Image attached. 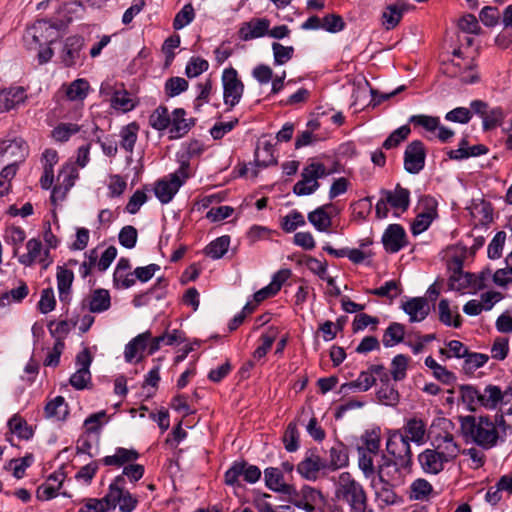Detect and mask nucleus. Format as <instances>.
Returning a JSON list of instances; mask_svg holds the SVG:
<instances>
[{
  "instance_id": "obj_46",
  "label": "nucleus",
  "mask_w": 512,
  "mask_h": 512,
  "mask_svg": "<svg viewBox=\"0 0 512 512\" xmlns=\"http://www.w3.org/2000/svg\"><path fill=\"white\" fill-rule=\"evenodd\" d=\"M276 162L273 146L269 142H264L262 146L257 147L255 151V163L257 166L265 168L276 164Z\"/></svg>"
},
{
  "instance_id": "obj_48",
  "label": "nucleus",
  "mask_w": 512,
  "mask_h": 512,
  "mask_svg": "<svg viewBox=\"0 0 512 512\" xmlns=\"http://www.w3.org/2000/svg\"><path fill=\"white\" fill-rule=\"evenodd\" d=\"M171 118L165 106H159L149 116V124L155 130H164L169 127Z\"/></svg>"
},
{
  "instance_id": "obj_19",
  "label": "nucleus",
  "mask_w": 512,
  "mask_h": 512,
  "mask_svg": "<svg viewBox=\"0 0 512 512\" xmlns=\"http://www.w3.org/2000/svg\"><path fill=\"white\" fill-rule=\"evenodd\" d=\"M394 485L388 482L376 481V477L371 479L370 487L374 491L375 502L380 509L397 502V495L393 490Z\"/></svg>"
},
{
  "instance_id": "obj_6",
  "label": "nucleus",
  "mask_w": 512,
  "mask_h": 512,
  "mask_svg": "<svg viewBox=\"0 0 512 512\" xmlns=\"http://www.w3.org/2000/svg\"><path fill=\"white\" fill-rule=\"evenodd\" d=\"M438 203L436 199L429 195L419 198L416 206V217L411 224V232L413 235H419L426 231L432 222L438 217Z\"/></svg>"
},
{
  "instance_id": "obj_60",
  "label": "nucleus",
  "mask_w": 512,
  "mask_h": 512,
  "mask_svg": "<svg viewBox=\"0 0 512 512\" xmlns=\"http://www.w3.org/2000/svg\"><path fill=\"white\" fill-rule=\"evenodd\" d=\"M195 13L193 6L189 3L183 6V8L176 14L173 21V28L180 30L191 23L194 19Z\"/></svg>"
},
{
  "instance_id": "obj_10",
  "label": "nucleus",
  "mask_w": 512,
  "mask_h": 512,
  "mask_svg": "<svg viewBox=\"0 0 512 512\" xmlns=\"http://www.w3.org/2000/svg\"><path fill=\"white\" fill-rule=\"evenodd\" d=\"M240 477L244 481L253 484L261 477V470L258 466L249 464L245 461L234 462L233 465L225 472V483L229 486H240Z\"/></svg>"
},
{
  "instance_id": "obj_11",
  "label": "nucleus",
  "mask_w": 512,
  "mask_h": 512,
  "mask_svg": "<svg viewBox=\"0 0 512 512\" xmlns=\"http://www.w3.org/2000/svg\"><path fill=\"white\" fill-rule=\"evenodd\" d=\"M27 252L17 256L18 262L25 267H31L36 262L46 269L53 260L50 258L49 249H44L42 242L37 238H31L26 242Z\"/></svg>"
},
{
  "instance_id": "obj_18",
  "label": "nucleus",
  "mask_w": 512,
  "mask_h": 512,
  "mask_svg": "<svg viewBox=\"0 0 512 512\" xmlns=\"http://www.w3.org/2000/svg\"><path fill=\"white\" fill-rule=\"evenodd\" d=\"M382 243L389 253H397L407 244L404 228L399 224H390L383 233Z\"/></svg>"
},
{
  "instance_id": "obj_43",
  "label": "nucleus",
  "mask_w": 512,
  "mask_h": 512,
  "mask_svg": "<svg viewBox=\"0 0 512 512\" xmlns=\"http://www.w3.org/2000/svg\"><path fill=\"white\" fill-rule=\"evenodd\" d=\"M89 83L85 79H76L66 88V96L71 101H83L89 91Z\"/></svg>"
},
{
  "instance_id": "obj_31",
  "label": "nucleus",
  "mask_w": 512,
  "mask_h": 512,
  "mask_svg": "<svg viewBox=\"0 0 512 512\" xmlns=\"http://www.w3.org/2000/svg\"><path fill=\"white\" fill-rule=\"evenodd\" d=\"M186 111L182 108H177L173 111V117L171 119V137L180 138L188 133L193 122H188L185 118Z\"/></svg>"
},
{
  "instance_id": "obj_14",
  "label": "nucleus",
  "mask_w": 512,
  "mask_h": 512,
  "mask_svg": "<svg viewBox=\"0 0 512 512\" xmlns=\"http://www.w3.org/2000/svg\"><path fill=\"white\" fill-rule=\"evenodd\" d=\"M0 155L3 161L18 165L28 155V146L22 138L3 140L0 143Z\"/></svg>"
},
{
  "instance_id": "obj_16",
  "label": "nucleus",
  "mask_w": 512,
  "mask_h": 512,
  "mask_svg": "<svg viewBox=\"0 0 512 512\" xmlns=\"http://www.w3.org/2000/svg\"><path fill=\"white\" fill-rule=\"evenodd\" d=\"M264 478L266 486L274 491L289 497L297 496L295 487L284 481V476L279 468L268 467L264 470Z\"/></svg>"
},
{
  "instance_id": "obj_13",
  "label": "nucleus",
  "mask_w": 512,
  "mask_h": 512,
  "mask_svg": "<svg viewBox=\"0 0 512 512\" xmlns=\"http://www.w3.org/2000/svg\"><path fill=\"white\" fill-rule=\"evenodd\" d=\"M426 151L420 140L412 141L404 152V168L410 174H418L425 166Z\"/></svg>"
},
{
  "instance_id": "obj_23",
  "label": "nucleus",
  "mask_w": 512,
  "mask_h": 512,
  "mask_svg": "<svg viewBox=\"0 0 512 512\" xmlns=\"http://www.w3.org/2000/svg\"><path fill=\"white\" fill-rule=\"evenodd\" d=\"M84 46V39L81 36H70L65 40L61 53V59L65 66L76 65L81 59V50Z\"/></svg>"
},
{
  "instance_id": "obj_49",
  "label": "nucleus",
  "mask_w": 512,
  "mask_h": 512,
  "mask_svg": "<svg viewBox=\"0 0 512 512\" xmlns=\"http://www.w3.org/2000/svg\"><path fill=\"white\" fill-rule=\"evenodd\" d=\"M358 466L363 472L366 479H372L376 477V471L374 465V454H370L367 450H358Z\"/></svg>"
},
{
  "instance_id": "obj_15",
  "label": "nucleus",
  "mask_w": 512,
  "mask_h": 512,
  "mask_svg": "<svg viewBox=\"0 0 512 512\" xmlns=\"http://www.w3.org/2000/svg\"><path fill=\"white\" fill-rule=\"evenodd\" d=\"M296 470L308 481H316L321 471H327L324 459L314 452L307 453L298 463Z\"/></svg>"
},
{
  "instance_id": "obj_22",
  "label": "nucleus",
  "mask_w": 512,
  "mask_h": 512,
  "mask_svg": "<svg viewBox=\"0 0 512 512\" xmlns=\"http://www.w3.org/2000/svg\"><path fill=\"white\" fill-rule=\"evenodd\" d=\"M270 21L266 18H253L242 24L239 29V37L244 41L260 38L268 34Z\"/></svg>"
},
{
  "instance_id": "obj_44",
  "label": "nucleus",
  "mask_w": 512,
  "mask_h": 512,
  "mask_svg": "<svg viewBox=\"0 0 512 512\" xmlns=\"http://www.w3.org/2000/svg\"><path fill=\"white\" fill-rule=\"evenodd\" d=\"M56 276L59 298L61 301H64L69 294L74 279V275L71 270L66 269L64 267H58Z\"/></svg>"
},
{
  "instance_id": "obj_29",
  "label": "nucleus",
  "mask_w": 512,
  "mask_h": 512,
  "mask_svg": "<svg viewBox=\"0 0 512 512\" xmlns=\"http://www.w3.org/2000/svg\"><path fill=\"white\" fill-rule=\"evenodd\" d=\"M181 187V182L173 181L169 176L156 182L155 196L162 204L169 203Z\"/></svg>"
},
{
  "instance_id": "obj_45",
  "label": "nucleus",
  "mask_w": 512,
  "mask_h": 512,
  "mask_svg": "<svg viewBox=\"0 0 512 512\" xmlns=\"http://www.w3.org/2000/svg\"><path fill=\"white\" fill-rule=\"evenodd\" d=\"M81 127L76 123H60L52 131L51 136L56 142H67Z\"/></svg>"
},
{
  "instance_id": "obj_26",
  "label": "nucleus",
  "mask_w": 512,
  "mask_h": 512,
  "mask_svg": "<svg viewBox=\"0 0 512 512\" xmlns=\"http://www.w3.org/2000/svg\"><path fill=\"white\" fill-rule=\"evenodd\" d=\"M27 95L23 87H10L0 91V112L14 109L24 103Z\"/></svg>"
},
{
  "instance_id": "obj_27",
  "label": "nucleus",
  "mask_w": 512,
  "mask_h": 512,
  "mask_svg": "<svg viewBox=\"0 0 512 512\" xmlns=\"http://www.w3.org/2000/svg\"><path fill=\"white\" fill-rule=\"evenodd\" d=\"M399 467L401 466L398 461L389 459L383 455L381 463L377 466L376 481L395 484L400 478Z\"/></svg>"
},
{
  "instance_id": "obj_41",
  "label": "nucleus",
  "mask_w": 512,
  "mask_h": 512,
  "mask_svg": "<svg viewBox=\"0 0 512 512\" xmlns=\"http://www.w3.org/2000/svg\"><path fill=\"white\" fill-rule=\"evenodd\" d=\"M462 370L467 375H472L477 369L483 367L489 360L488 355L477 352H468L464 356Z\"/></svg>"
},
{
  "instance_id": "obj_2",
  "label": "nucleus",
  "mask_w": 512,
  "mask_h": 512,
  "mask_svg": "<svg viewBox=\"0 0 512 512\" xmlns=\"http://www.w3.org/2000/svg\"><path fill=\"white\" fill-rule=\"evenodd\" d=\"M335 495L339 501L349 506L350 512H366L368 506L366 491L349 472H342L339 475Z\"/></svg>"
},
{
  "instance_id": "obj_57",
  "label": "nucleus",
  "mask_w": 512,
  "mask_h": 512,
  "mask_svg": "<svg viewBox=\"0 0 512 512\" xmlns=\"http://www.w3.org/2000/svg\"><path fill=\"white\" fill-rule=\"evenodd\" d=\"M272 51L275 65H284L294 55V48L292 46H284L278 42L272 43Z\"/></svg>"
},
{
  "instance_id": "obj_21",
  "label": "nucleus",
  "mask_w": 512,
  "mask_h": 512,
  "mask_svg": "<svg viewBox=\"0 0 512 512\" xmlns=\"http://www.w3.org/2000/svg\"><path fill=\"white\" fill-rule=\"evenodd\" d=\"M402 309L409 316L410 322H421L430 313L428 300L424 297H414L402 303Z\"/></svg>"
},
{
  "instance_id": "obj_59",
  "label": "nucleus",
  "mask_w": 512,
  "mask_h": 512,
  "mask_svg": "<svg viewBox=\"0 0 512 512\" xmlns=\"http://www.w3.org/2000/svg\"><path fill=\"white\" fill-rule=\"evenodd\" d=\"M411 129L408 125H403L393 131L388 138L383 142V148L389 150L397 147L401 142H403L410 134Z\"/></svg>"
},
{
  "instance_id": "obj_7",
  "label": "nucleus",
  "mask_w": 512,
  "mask_h": 512,
  "mask_svg": "<svg viewBox=\"0 0 512 512\" xmlns=\"http://www.w3.org/2000/svg\"><path fill=\"white\" fill-rule=\"evenodd\" d=\"M100 95L105 101L110 102V106L121 112H129L134 109L136 103L129 92L122 84H114L105 81L100 86Z\"/></svg>"
},
{
  "instance_id": "obj_42",
  "label": "nucleus",
  "mask_w": 512,
  "mask_h": 512,
  "mask_svg": "<svg viewBox=\"0 0 512 512\" xmlns=\"http://www.w3.org/2000/svg\"><path fill=\"white\" fill-rule=\"evenodd\" d=\"M45 415L47 418L63 420L68 415V405L64 397L57 396L45 406Z\"/></svg>"
},
{
  "instance_id": "obj_53",
  "label": "nucleus",
  "mask_w": 512,
  "mask_h": 512,
  "mask_svg": "<svg viewBox=\"0 0 512 512\" xmlns=\"http://www.w3.org/2000/svg\"><path fill=\"white\" fill-rule=\"evenodd\" d=\"M377 397L385 405L394 406L399 402V393L389 381L382 382L381 387L377 391Z\"/></svg>"
},
{
  "instance_id": "obj_39",
  "label": "nucleus",
  "mask_w": 512,
  "mask_h": 512,
  "mask_svg": "<svg viewBox=\"0 0 512 512\" xmlns=\"http://www.w3.org/2000/svg\"><path fill=\"white\" fill-rule=\"evenodd\" d=\"M3 238L8 245L13 247V257H17L19 254L20 246L26 239V233L24 229L19 226H9L5 229Z\"/></svg>"
},
{
  "instance_id": "obj_38",
  "label": "nucleus",
  "mask_w": 512,
  "mask_h": 512,
  "mask_svg": "<svg viewBox=\"0 0 512 512\" xmlns=\"http://www.w3.org/2000/svg\"><path fill=\"white\" fill-rule=\"evenodd\" d=\"M405 336V327L403 324L398 322H392L385 329L382 337V343L384 347H393L403 342Z\"/></svg>"
},
{
  "instance_id": "obj_55",
  "label": "nucleus",
  "mask_w": 512,
  "mask_h": 512,
  "mask_svg": "<svg viewBox=\"0 0 512 512\" xmlns=\"http://www.w3.org/2000/svg\"><path fill=\"white\" fill-rule=\"evenodd\" d=\"M409 358L403 354L396 355L391 362V375L395 381H401L406 377Z\"/></svg>"
},
{
  "instance_id": "obj_33",
  "label": "nucleus",
  "mask_w": 512,
  "mask_h": 512,
  "mask_svg": "<svg viewBox=\"0 0 512 512\" xmlns=\"http://www.w3.org/2000/svg\"><path fill=\"white\" fill-rule=\"evenodd\" d=\"M332 204H327L316 208L308 214V221L320 232H326L332 225V218L326 212L327 208H331Z\"/></svg>"
},
{
  "instance_id": "obj_1",
  "label": "nucleus",
  "mask_w": 512,
  "mask_h": 512,
  "mask_svg": "<svg viewBox=\"0 0 512 512\" xmlns=\"http://www.w3.org/2000/svg\"><path fill=\"white\" fill-rule=\"evenodd\" d=\"M496 423H504L503 415H496L495 422L488 415L460 417V428L463 436L484 449H490L496 446L498 442L499 433Z\"/></svg>"
},
{
  "instance_id": "obj_28",
  "label": "nucleus",
  "mask_w": 512,
  "mask_h": 512,
  "mask_svg": "<svg viewBox=\"0 0 512 512\" xmlns=\"http://www.w3.org/2000/svg\"><path fill=\"white\" fill-rule=\"evenodd\" d=\"M418 461L424 472L429 474H438L443 470L444 464L448 462L435 449H426L421 452Z\"/></svg>"
},
{
  "instance_id": "obj_20",
  "label": "nucleus",
  "mask_w": 512,
  "mask_h": 512,
  "mask_svg": "<svg viewBox=\"0 0 512 512\" xmlns=\"http://www.w3.org/2000/svg\"><path fill=\"white\" fill-rule=\"evenodd\" d=\"M432 444L434 449L448 462L454 460L460 452L454 436L448 432L439 433L435 436Z\"/></svg>"
},
{
  "instance_id": "obj_37",
  "label": "nucleus",
  "mask_w": 512,
  "mask_h": 512,
  "mask_svg": "<svg viewBox=\"0 0 512 512\" xmlns=\"http://www.w3.org/2000/svg\"><path fill=\"white\" fill-rule=\"evenodd\" d=\"M150 338L151 334L148 331L133 338L125 347L124 356L126 361L131 362L139 352L144 351Z\"/></svg>"
},
{
  "instance_id": "obj_47",
  "label": "nucleus",
  "mask_w": 512,
  "mask_h": 512,
  "mask_svg": "<svg viewBox=\"0 0 512 512\" xmlns=\"http://www.w3.org/2000/svg\"><path fill=\"white\" fill-rule=\"evenodd\" d=\"M230 245V237L227 235L218 237L205 248V253L212 259H220L228 251Z\"/></svg>"
},
{
  "instance_id": "obj_3",
  "label": "nucleus",
  "mask_w": 512,
  "mask_h": 512,
  "mask_svg": "<svg viewBox=\"0 0 512 512\" xmlns=\"http://www.w3.org/2000/svg\"><path fill=\"white\" fill-rule=\"evenodd\" d=\"M462 403L470 412H476L483 407L487 410H494V401L498 390L496 385L489 384L481 391L472 384H463L458 387Z\"/></svg>"
},
{
  "instance_id": "obj_64",
  "label": "nucleus",
  "mask_w": 512,
  "mask_h": 512,
  "mask_svg": "<svg viewBox=\"0 0 512 512\" xmlns=\"http://www.w3.org/2000/svg\"><path fill=\"white\" fill-rule=\"evenodd\" d=\"M468 350L469 349L462 342L451 340L447 343V348H441L439 352L447 358H464Z\"/></svg>"
},
{
  "instance_id": "obj_8",
  "label": "nucleus",
  "mask_w": 512,
  "mask_h": 512,
  "mask_svg": "<svg viewBox=\"0 0 512 512\" xmlns=\"http://www.w3.org/2000/svg\"><path fill=\"white\" fill-rule=\"evenodd\" d=\"M221 82L223 87V101L228 107L227 111L232 110L241 100L244 94V83L239 78L235 68H225L222 72Z\"/></svg>"
},
{
  "instance_id": "obj_62",
  "label": "nucleus",
  "mask_w": 512,
  "mask_h": 512,
  "mask_svg": "<svg viewBox=\"0 0 512 512\" xmlns=\"http://www.w3.org/2000/svg\"><path fill=\"white\" fill-rule=\"evenodd\" d=\"M209 63L200 57H192L187 63L185 68V74L189 78H194L207 71Z\"/></svg>"
},
{
  "instance_id": "obj_12",
  "label": "nucleus",
  "mask_w": 512,
  "mask_h": 512,
  "mask_svg": "<svg viewBox=\"0 0 512 512\" xmlns=\"http://www.w3.org/2000/svg\"><path fill=\"white\" fill-rule=\"evenodd\" d=\"M58 26L48 20L41 19L36 21L26 30L24 39L29 42L31 39L35 44H51L57 37Z\"/></svg>"
},
{
  "instance_id": "obj_17",
  "label": "nucleus",
  "mask_w": 512,
  "mask_h": 512,
  "mask_svg": "<svg viewBox=\"0 0 512 512\" xmlns=\"http://www.w3.org/2000/svg\"><path fill=\"white\" fill-rule=\"evenodd\" d=\"M380 195L385 197L389 206L394 209L395 215L399 216L397 211L403 213L408 210L410 205V191L400 184H397L394 190L381 189Z\"/></svg>"
},
{
  "instance_id": "obj_30",
  "label": "nucleus",
  "mask_w": 512,
  "mask_h": 512,
  "mask_svg": "<svg viewBox=\"0 0 512 512\" xmlns=\"http://www.w3.org/2000/svg\"><path fill=\"white\" fill-rule=\"evenodd\" d=\"M348 454L343 444L339 443L329 450V460H324L327 471H335L348 465Z\"/></svg>"
},
{
  "instance_id": "obj_9",
  "label": "nucleus",
  "mask_w": 512,
  "mask_h": 512,
  "mask_svg": "<svg viewBox=\"0 0 512 512\" xmlns=\"http://www.w3.org/2000/svg\"><path fill=\"white\" fill-rule=\"evenodd\" d=\"M387 452L399 462L402 468H407L412 463L410 442L401 430L389 432L386 442Z\"/></svg>"
},
{
  "instance_id": "obj_24",
  "label": "nucleus",
  "mask_w": 512,
  "mask_h": 512,
  "mask_svg": "<svg viewBox=\"0 0 512 512\" xmlns=\"http://www.w3.org/2000/svg\"><path fill=\"white\" fill-rule=\"evenodd\" d=\"M139 453L133 448L118 447L113 455H108L99 460L105 466L122 467L134 463L139 458Z\"/></svg>"
},
{
  "instance_id": "obj_40",
  "label": "nucleus",
  "mask_w": 512,
  "mask_h": 512,
  "mask_svg": "<svg viewBox=\"0 0 512 512\" xmlns=\"http://www.w3.org/2000/svg\"><path fill=\"white\" fill-rule=\"evenodd\" d=\"M472 279L473 274L463 272L461 263L459 262L458 267L454 269L449 277V290L463 291L471 284Z\"/></svg>"
},
{
  "instance_id": "obj_32",
  "label": "nucleus",
  "mask_w": 512,
  "mask_h": 512,
  "mask_svg": "<svg viewBox=\"0 0 512 512\" xmlns=\"http://www.w3.org/2000/svg\"><path fill=\"white\" fill-rule=\"evenodd\" d=\"M402 432L409 441L422 444L425 440L426 424L421 419L412 418L406 422Z\"/></svg>"
},
{
  "instance_id": "obj_35",
  "label": "nucleus",
  "mask_w": 512,
  "mask_h": 512,
  "mask_svg": "<svg viewBox=\"0 0 512 512\" xmlns=\"http://www.w3.org/2000/svg\"><path fill=\"white\" fill-rule=\"evenodd\" d=\"M376 382V377H372L371 372L362 371L358 378L349 383H344L340 387L341 393H347L352 390L368 391Z\"/></svg>"
},
{
  "instance_id": "obj_50",
  "label": "nucleus",
  "mask_w": 512,
  "mask_h": 512,
  "mask_svg": "<svg viewBox=\"0 0 512 512\" xmlns=\"http://www.w3.org/2000/svg\"><path fill=\"white\" fill-rule=\"evenodd\" d=\"M404 9L397 5H389L382 14V24L387 30L394 29L403 17Z\"/></svg>"
},
{
  "instance_id": "obj_36",
  "label": "nucleus",
  "mask_w": 512,
  "mask_h": 512,
  "mask_svg": "<svg viewBox=\"0 0 512 512\" xmlns=\"http://www.w3.org/2000/svg\"><path fill=\"white\" fill-rule=\"evenodd\" d=\"M139 125L131 122L120 130V146L126 152L132 154L138 138Z\"/></svg>"
},
{
  "instance_id": "obj_51",
  "label": "nucleus",
  "mask_w": 512,
  "mask_h": 512,
  "mask_svg": "<svg viewBox=\"0 0 512 512\" xmlns=\"http://www.w3.org/2000/svg\"><path fill=\"white\" fill-rule=\"evenodd\" d=\"M198 95L194 100V109L200 111L205 103H209L210 96L213 91V81L210 78L205 79L197 84Z\"/></svg>"
},
{
  "instance_id": "obj_63",
  "label": "nucleus",
  "mask_w": 512,
  "mask_h": 512,
  "mask_svg": "<svg viewBox=\"0 0 512 512\" xmlns=\"http://www.w3.org/2000/svg\"><path fill=\"white\" fill-rule=\"evenodd\" d=\"M78 177V171L74 165H65L58 174L57 180L68 190L74 185L75 179Z\"/></svg>"
},
{
  "instance_id": "obj_5",
  "label": "nucleus",
  "mask_w": 512,
  "mask_h": 512,
  "mask_svg": "<svg viewBox=\"0 0 512 512\" xmlns=\"http://www.w3.org/2000/svg\"><path fill=\"white\" fill-rule=\"evenodd\" d=\"M330 174L325 165L320 162L312 161L303 168L301 180L293 187V192L299 196L310 195L314 193L320 186L318 179L326 177Z\"/></svg>"
},
{
  "instance_id": "obj_58",
  "label": "nucleus",
  "mask_w": 512,
  "mask_h": 512,
  "mask_svg": "<svg viewBox=\"0 0 512 512\" xmlns=\"http://www.w3.org/2000/svg\"><path fill=\"white\" fill-rule=\"evenodd\" d=\"M303 225H305L304 216L297 210L291 211L281 221V227L287 233H291Z\"/></svg>"
},
{
  "instance_id": "obj_61",
  "label": "nucleus",
  "mask_w": 512,
  "mask_h": 512,
  "mask_svg": "<svg viewBox=\"0 0 512 512\" xmlns=\"http://www.w3.org/2000/svg\"><path fill=\"white\" fill-rule=\"evenodd\" d=\"M189 83L182 77H171L165 83V94L175 97L188 89Z\"/></svg>"
},
{
  "instance_id": "obj_34",
  "label": "nucleus",
  "mask_w": 512,
  "mask_h": 512,
  "mask_svg": "<svg viewBox=\"0 0 512 512\" xmlns=\"http://www.w3.org/2000/svg\"><path fill=\"white\" fill-rule=\"evenodd\" d=\"M439 320L446 326L458 328L461 326V316L457 307L452 310L447 299L440 300L438 304Z\"/></svg>"
},
{
  "instance_id": "obj_54",
  "label": "nucleus",
  "mask_w": 512,
  "mask_h": 512,
  "mask_svg": "<svg viewBox=\"0 0 512 512\" xmlns=\"http://www.w3.org/2000/svg\"><path fill=\"white\" fill-rule=\"evenodd\" d=\"M145 469L141 464H129L123 468V471L117 477L123 478V486H127V482L135 485L144 475Z\"/></svg>"
},
{
  "instance_id": "obj_4",
  "label": "nucleus",
  "mask_w": 512,
  "mask_h": 512,
  "mask_svg": "<svg viewBox=\"0 0 512 512\" xmlns=\"http://www.w3.org/2000/svg\"><path fill=\"white\" fill-rule=\"evenodd\" d=\"M105 500L110 502L112 509L118 506L120 512H132L138 505L137 496L130 493L127 486H123L122 477H115L111 482Z\"/></svg>"
},
{
  "instance_id": "obj_25",
  "label": "nucleus",
  "mask_w": 512,
  "mask_h": 512,
  "mask_svg": "<svg viewBox=\"0 0 512 512\" xmlns=\"http://www.w3.org/2000/svg\"><path fill=\"white\" fill-rule=\"evenodd\" d=\"M83 308H88L90 313H102L111 306L109 291L106 289H96L89 297L83 300Z\"/></svg>"
},
{
  "instance_id": "obj_52",
  "label": "nucleus",
  "mask_w": 512,
  "mask_h": 512,
  "mask_svg": "<svg viewBox=\"0 0 512 512\" xmlns=\"http://www.w3.org/2000/svg\"><path fill=\"white\" fill-rule=\"evenodd\" d=\"M8 427L13 434L19 438L29 439L33 435L32 429L27 425V422L20 416L14 415L8 421Z\"/></svg>"
},
{
  "instance_id": "obj_56",
  "label": "nucleus",
  "mask_w": 512,
  "mask_h": 512,
  "mask_svg": "<svg viewBox=\"0 0 512 512\" xmlns=\"http://www.w3.org/2000/svg\"><path fill=\"white\" fill-rule=\"evenodd\" d=\"M354 219L365 220L372 210V197H365L351 204Z\"/></svg>"
}]
</instances>
